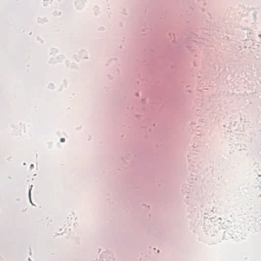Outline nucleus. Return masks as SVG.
Listing matches in <instances>:
<instances>
[{
	"label": "nucleus",
	"instance_id": "obj_1",
	"mask_svg": "<svg viewBox=\"0 0 261 261\" xmlns=\"http://www.w3.org/2000/svg\"><path fill=\"white\" fill-rule=\"evenodd\" d=\"M60 141L62 142H64L65 141V139L64 138H61Z\"/></svg>",
	"mask_w": 261,
	"mask_h": 261
}]
</instances>
